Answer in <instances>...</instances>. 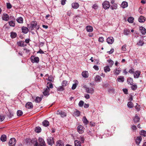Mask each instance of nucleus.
<instances>
[{"mask_svg": "<svg viewBox=\"0 0 146 146\" xmlns=\"http://www.w3.org/2000/svg\"><path fill=\"white\" fill-rule=\"evenodd\" d=\"M73 8L75 9H77L79 7V4L77 3H73L72 4Z\"/></svg>", "mask_w": 146, "mask_h": 146, "instance_id": "23", "label": "nucleus"}, {"mask_svg": "<svg viewBox=\"0 0 146 146\" xmlns=\"http://www.w3.org/2000/svg\"><path fill=\"white\" fill-rule=\"evenodd\" d=\"M66 0H61V3L62 5H64L66 3Z\"/></svg>", "mask_w": 146, "mask_h": 146, "instance_id": "64", "label": "nucleus"}, {"mask_svg": "<svg viewBox=\"0 0 146 146\" xmlns=\"http://www.w3.org/2000/svg\"><path fill=\"white\" fill-rule=\"evenodd\" d=\"M140 120V118L136 114L135 117L133 119V121L135 123H137L139 122Z\"/></svg>", "mask_w": 146, "mask_h": 146, "instance_id": "27", "label": "nucleus"}, {"mask_svg": "<svg viewBox=\"0 0 146 146\" xmlns=\"http://www.w3.org/2000/svg\"><path fill=\"white\" fill-rule=\"evenodd\" d=\"M102 5L103 8L105 9H108L110 6L109 2L107 1H104L102 3Z\"/></svg>", "mask_w": 146, "mask_h": 146, "instance_id": "2", "label": "nucleus"}, {"mask_svg": "<svg viewBox=\"0 0 146 146\" xmlns=\"http://www.w3.org/2000/svg\"><path fill=\"white\" fill-rule=\"evenodd\" d=\"M18 45L19 46H24V42L23 41H20L18 42L17 43Z\"/></svg>", "mask_w": 146, "mask_h": 146, "instance_id": "47", "label": "nucleus"}, {"mask_svg": "<svg viewBox=\"0 0 146 146\" xmlns=\"http://www.w3.org/2000/svg\"><path fill=\"white\" fill-rule=\"evenodd\" d=\"M50 89L48 86H47L45 89H44V91L43 92V94L44 96H46L49 94Z\"/></svg>", "mask_w": 146, "mask_h": 146, "instance_id": "9", "label": "nucleus"}, {"mask_svg": "<svg viewBox=\"0 0 146 146\" xmlns=\"http://www.w3.org/2000/svg\"><path fill=\"white\" fill-rule=\"evenodd\" d=\"M117 4L116 3H114L111 5L110 8L112 10L115 9L117 8Z\"/></svg>", "mask_w": 146, "mask_h": 146, "instance_id": "36", "label": "nucleus"}, {"mask_svg": "<svg viewBox=\"0 0 146 146\" xmlns=\"http://www.w3.org/2000/svg\"><path fill=\"white\" fill-rule=\"evenodd\" d=\"M80 112L77 109H76L73 113V115L75 117L79 116L80 115Z\"/></svg>", "mask_w": 146, "mask_h": 146, "instance_id": "17", "label": "nucleus"}, {"mask_svg": "<svg viewBox=\"0 0 146 146\" xmlns=\"http://www.w3.org/2000/svg\"><path fill=\"white\" fill-rule=\"evenodd\" d=\"M95 80L96 81L100 82L101 80V78L100 76L96 75L95 77Z\"/></svg>", "mask_w": 146, "mask_h": 146, "instance_id": "39", "label": "nucleus"}, {"mask_svg": "<svg viewBox=\"0 0 146 146\" xmlns=\"http://www.w3.org/2000/svg\"><path fill=\"white\" fill-rule=\"evenodd\" d=\"M47 142L49 145H51L54 144V142L53 137H48L47 139Z\"/></svg>", "mask_w": 146, "mask_h": 146, "instance_id": "11", "label": "nucleus"}, {"mask_svg": "<svg viewBox=\"0 0 146 146\" xmlns=\"http://www.w3.org/2000/svg\"><path fill=\"white\" fill-rule=\"evenodd\" d=\"M134 18L132 17H129L127 19V21L130 23H133Z\"/></svg>", "mask_w": 146, "mask_h": 146, "instance_id": "44", "label": "nucleus"}, {"mask_svg": "<svg viewBox=\"0 0 146 146\" xmlns=\"http://www.w3.org/2000/svg\"><path fill=\"white\" fill-rule=\"evenodd\" d=\"M132 86H131V88L132 90H136L137 88V85L135 84L132 85Z\"/></svg>", "mask_w": 146, "mask_h": 146, "instance_id": "49", "label": "nucleus"}, {"mask_svg": "<svg viewBox=\"0 0 146 146\" xmlns=\"http://www.w3.org/2000/svg\"><path fill=\"white\" fill-rule=\"evenodd\" d=\"M82 76L85 78L88 77V72L87 71H84L82 73Z\"/></svg>", "mask_w": 146, "mask_h": 146, "instance_id": "29", "label": "nucleus"}, {"mask_svg": "<svg viewBox=\"0 0 146 146\" xmlns=\"http://www.w3.org/2000/svg\"><path fill=\"white\" fill-rule=\"evenodd\" d=\"M86 29L87 32H91L93 30V28L92 26H88L86 27Z\"/></svg>", "mask_w": 146, "mask_h": 146, "instance_id": "25", "label": "nucleus"}, {"mask_svg": "<svg viewBox=\"0 0 146 146\" xmlns=\"http://www.w3.org/2000/svg\"><path fill=\"white\" fill-rule=\"evenodd\" d=\"M74 144L75 146H81L80 142L78 140L75 141Z\"/></svg>", "mask_w": 146, "mask_h": 146, "instance_id": "42", "label": "nucleus"}, {"mask_svg": "<svg viewBox=\"0 0 146 146\" xmlns=\"http://www.w3.org/2000/svg\"><path fill=\"white\" fill-rule=\"evenodd\" d=\"M5 119V117L3 115H0V121H2Z\"/></svg>", "mask_w": 146, "mask_h": 146, "instance_id": "53", "label": "nucleus"}, {"mask_svg": "<svg viewBox=\"0 0 146 146\" xmlns=\"http://www.w3.org/2000/svg\"><path fill=\"white\" fill-rule=\"evenodd\" d=\"M121 71V68H118L115 69L113 70V72L115 75L117 76L119 74Z\"/></svg>", "mask_w": 146, "mask_h": 146, "instance_id": "14", "label": "nucleus"}, {"mask_svg": "<svg viewBox=\"0 0 146 146\" xmlns=\"http://www.w3.org/2000/svg\"><path fill=\"white\" fill-rule=\"evenodd\" d=\"M9 23L11 26L14 27L15 26V23L13 21H11L9 22Z\"/></svg>", "mask_w": 146, "mask_h": 146, "instance_id": "50", "label": "nucleus"}, {"mask_svg": "<svg viewBox=\"0 0 146 146\" xmlns=\"http://www.w3.org/2000/svg\"><path fill=\"white\" fill-rule=\"evenodd\" d=\"M56 146H64V143L61 140H58L56 142Z\"/></svg>", "mask_w": 146, "mask_h": 146, "instance_id": "28", "label": "nucleus"}, {"mask_svg": "<svg viewBox=\"0 0 146 146\" xmlns=\"http://www.w3.org/2000/svg\"><path fill=\"white\" fill-rule=\"evenodd\" d=\"M108 92L110 93H113L115 92V90L113 88H110L109 89Z\"/></svg>", "mask_w": 146, "mask_h": 146, "instance_id": "59", "label": "nucleus"}, {"mask_svg": "<svg viewBox=\"0 0 146 146\" xmlns=\"http://www.w3.org/2000/svg\"><path fill=\"white\" fill-rule=\"evenodd\" d=\"M127 106L128 107H129V108H133V107L134 106L133 103L131 101L128 102L127 104Z\"/></svg>", "mask_w": 146, "mask_h": 146, "instance_id": "35", "label": "nucleus"}, {"mask_svg": "<svg viewBox=\"0 0 146 146\" xmlns=\"http://www.w3.org/2000/svg\"><path fill=\"white\" fill-rule=\"evenodd\" d=\"M124 78L123 76H119L116 80L117 82H123L124 81Z\"/></svg>", "mask_w": 146, "mask_h": 146, "instance_id": "16", "label": "nucleus"}, {"mask_svg": "<svg viewBox=\"0 0 146 146\" xmlns=\"http://www.w3.org/2000/svg\"><path fill=\"white\" fill-rule=\"evenodd\" d=\"M141 72L139 71H137L134 74V77L135 78H138L140 75Z\"/></svg>", "mask_w": 146, "mask_h": 146, "instance_id": "22", "label": "nucleus"}, {"mask_svg": "<svg viewBox=\"0 0 146 146\" xmlns=\"http://www.w3.org/2000/svg\"><path fill=\"white\" fill-rule=\"evenodd\" d=\"M99 42H102L104 41V38L103 37H100L98 39Z\"/></svg>", "mask_w": 146, "mask_h": 146, "instance_id": "56", "label": "nucleus"}, {"mask_svg": "<svg viewBox=\"0 0 146 146\" xmlns=\"http://www.w3.org/2000/svg\"><path fill=\"white\" fill-rule=\"evenodd\" d=\"M84 127L81 125L78 126L77 127V130L80 133H82L84 132Z\"/></svg>", "mask_w": 146, "mask_h": 146, "instance_id": "12", "label": "nucleus"}, {"mask_svg": "<svg viewBox=\"0 0 146 146\" xmlns=\"http://www.w3.org/2000/svg\"><path fill=\"white\" fill-rule=\"evenodd\" d=\"M23 114V112L21 110H18L17 112V114L18 116H20L21 115Z\"/></svg>", "mask_w": 146, "mask_h": 146, "instance_id": "51", "label": "nucleus"}, {"mask_svg": "<svg viewBox=\"0 0 146 146\" xmlns=\"http://www.w3.org/2000/svg\"><path fill=\"white\" fill-rule=\"evenodd\" d=\"M114 51V50L113 48H111L110 50L109 51H108L107 52L109 54H112Z\"/></svg>", "mask_w": 146, "mask_h": 146, "instance_id": "60", "label": "nucleus"}, {"mask_svg": "<svg viewBox=\"0 0 146 146\" xmlns=\"http://www.w3.org/2000/svg\"><path fill=\"white\" fill-rule=\"evenodd\" d=\"M38 142L39 144L38 145L40 146H45L46 144L44 141V140L42 138L39 137L38 138Z\"/></svg>", "mask_w": 146, "mask_h": 146, "instance_id": "5", "label": "nucleus"}, {"mask_svg": "<svg viewBox=\"0 0 146 146\" xmlns=\"http://www.w3.org/2000/svg\"><path fill=\"white\" fill-rule=\"evenodd\" d=\"M93 68L96 70H99L98 67L96 65H94L93 67Z\"/></svg>", "mask_w": 146, "mask_h": 146, "instance_id": "62", "label": "nucleus"}, {"mask_svg": "<svg viewBox=\"0 0 146 146\" xmlns=\"http://www.w3.org/2000/svg\"><path fill=\"white\" fill-rule=\"evenodd\" d=\"M80 140L81 141V142L82 143H83L84 142V137L83 136H80Z\"/></svg>", "mask_w": 146, "mask_h": 146, "instance_id": "61", "label": "nucleus"}, {"mask_svg": "<svg viewBox=\"0 0 146 146\" xmlns=\"http://www.w3.org/2000/svg\"><path fill=\"white\" fill-rule=\"evenodd\" d=\"M142 138L140 136L137 137L135 140V142L137 145H139L141 141Z\"/></svg>", "mask_w": 146, "mask_h": 146, "instance_id": "18", "label": "nucleus"}, {"mask_svg": "<svg viewBox=\"0 0 146 146\" xmlns=\"http://www.w3.org/2000/svg\"><path fill=\"white\" fill-rule=\"evenodd\" d=\"M31 60L33 63H38L39 61V59L38 57L32 56L31 57Z\"/></svg>", "mask_w": 146, "mask_h": 146, "instance_id": "1", "label": "nucleus"}, {"mask_svg": "<svg viewBox=\"0 0 146 146\" xmlns=\"http://www.w3.org/2000/svg\"><path fill=\"white\" fill-rule=\"evenodd\" d=\"M126 46L125 44L121 48L122 50L123 51H126Z\"/></svg>", "mask_w": 146, "mask_h": 146, "instance_id": "57", "label": "nucleus"}, {"mask_svg": "<svg viewBox=\"0 0 146 146\" xmlns=\"http://www.w3.org/2000/svg\"><path fill=\"white\" fill-rule=\"evenodd\" d=\"M82 121L83 123L85 125H87L89 123L88 121L87 120V119L85 116H84L83 117Z\"/></svg>", "mask_w": 146, "mask_h": 146, "instance_id": "34", "label": "nucleus"}, {"mask_svg": "<svg viewBox=\"0 0 146 146\" xmlns=\"http://www.w3.org/2000/svg\"><path fill=\"white\" fill-rule=\"evenodd\" d=\"M110 67L109 66H107L104 68V70L105 72H107L110 71Z\"/></svg>", "mask_w": 146, "mask_h": 146, "instance_id": "37", "label": "nucleus"}, {"mask_svg": "<svg viewBox=\"0 0 146 146\" xmlns=\"http://www.w3.org/2000/svg\"><path fill=\"white\" fill-rule=\"evenodd\" d=\"M141 134L144 137L146 136V131L143 130L141 131Z\"/></svg>", "mask_w": 146, "mask_h": 146, "instance_id": "52", "label": "nucleus"}, {"mask_svg": "<svg viewBox=\"0 0 146 146\" xmlns=\"http://www.w3.org/2000/svg\"><path fill=\"white\" fill-rule=\"evenodd\" d=\"M107 61L109 63V66L110 67H112V65L114 64V62H113V61L112 60H111V59H110L109 60H107Z\"/></svg>", "mask_w": 146, "mask_h": 146, "instance_id": "38", "label": "nucleus"}, {"mask_svg": "<svg viewBox=\"0 0 146 146\" xmlns=\"http://www.w3.org/2000/svg\"><path fill=\"white\" fill-rule=\"evenodd\" d=\"M16 21L19 23H23V19L21 17H19L17 18Z\"/></svg>", "mask_w": 146, "mask_h": 146, "instance_id": "30", "label": "nucleus"}, {"mask_svg": "<svg viewBox=\"0 0 146 146\" xmlns=\"http://www.w3.org/2000/svg\"><path fill=\"white\" fill-rule=\"evenodd\" d=\"M16 140L15 138H11L9 141V146H15Z\"/></svg>", "mask_w": 146, "mask_h": 146, "instance_id": "3", "label": "nucleus"}, {"mask_svg": "<svg viewBox=\"0 0 146 146\" xmlns=\"http://www.w3.org/2000/svg\"><path fill=\"white\" fill-rule=\"evenodd\" d=\"M135 108L137 111H139L140 110V107L139 105L136 106H135Z\"/></svg>", "mask_w": 146, "mask_h": 146, "instance_id": "58", "label": "nucleus"}, {"mask_svg": "<svg viewBox=\"0 0 146 146\" xmlns=\"http://www.w3.org/2000/svg\"><path fill=\"white\" fill-rule=\"evenodd\" d=\"M9 16L6 13L3 14V17H2V19L3 20L7 21L9 20Z\"/></svg>", "mask_w": 146, "mask_h": 146, "instance_id": "15", "label": "nucleus"}, {"mask_svg": "<svg viewBox=\"0 0 146 146\" xmlns=\"http://www.w3.org/2000/svg\"><path fill=\"white\" fill-rule=\"evenodd\" d=\"M139 30L143 35H145L146 33V29L143 27H141L139 28Z\"/></svg>", "mask_w": 146, "mask_h": 146, "instance_id": "20", "label": "nucleus"}, {"mask_svg": "<svg viewBox=\"0 0 146 146\" xmlns=\"http://www.w3.org/2000/svg\"><path fill=\"white\" fill-rule=\"evenodd\" d=\"M114 41V39L112 37H109L107 39V43L110 44H112Z\"/></svg>", "mask_w": 146, "mask_h": 146, "instance_id": "8", "label": "nucleus"}, {"mask_svg": "<svg viewBox=\"0 0 146 146\" xmlns=\"http://www.w3.org/2000/svg\"><path fill=\"white\" fill-rule=\"evenodd\" d=\"M42 124L44 126L47 127L49 125V123L48 121L45 120L43 121Z\"/></svg>", "mask_w": 146, "mask_h": 146, "instance_id": "33", "label": "nucleus"}, {"mask_svg": "<svg viewBox=\"0 0 146 146\" xmlns=\"http://www.w3.org/2000/svg\"><path fill=\"white\" fill-rule=\"evenodd\" d=\"M84 104V102L82 101H80L78 104V105L80 107H82Z\"/></svg>", "mask_w": 146, "mask_h": 146, "instance_id": "54", "label": "nucleus"}, {"mask_svg": "<svg viewBox=\"0 0 146 146\" xmlns=\"http://www.w3.org/2000/svg\"><path fill=\"white\" fill-rule=\"evenodd\" d=\"M56 114L58 115H60L62 117H65L66 116V113L64 111L59 110L57 111Z\"/></svg>", "mask_w": 146, "mask_h": 146, "instance_id": "10", "label": "nucleus"}, {"mask_svg": "<svg viewBox=\"0 0 146 146\" xmlns=\"http://www.w3.org/2000/svg\"><path fill=\"white\" fill-rule=\"evenodd\" d=\"M41 100L42 98H41L39 97H37L36 98L35 101L36 102L39 103L41 101Z\"/></svg>", "mask_w": 146, "mask_h": 146, "instance_id": "46", "label": "nucleus"}, {"mask_svg": "<svg viewBox=\"0 0 146 146\" xmlns=\"http://www.w3.org/2000/svg\"><path fill=\"white\" fill-rule=\"evenodd\" d=\"M84 97L86 99H88L90 98V96L88 94H85L84 95Z\"/></svg>", "mask_w": 146, "mask_h": 146, "instance_id": "63", "label": "nucleus"}, {"mask_svg": "<svg viewBox=\"0 0 146 146\" xmlns=\"http://www.w3.org/2000/svg\"><path fill=\"white\" fill-rule=\"evenodd\" d=\"M68 84V82L66 80L63 81L62 83V85L64 87L66 86Z\"/></svg>", "mask_w": 146, "mask_h": 146, "instance_id": "45", "label": "nucleus"}, {"mask_svg": "<svg viewBox=\"0 0 146 146\" xmlns=\"http://www.w3.org/2000/svg\"><path fill=\"white\" fill-rule=\"evenodd\" d=\"M41 131V128L39 127H36L35 129V131L37 133H40V132Z\"/></svg>", "mask_w": 146, "mask_h": 146, "instance_id": "41", "label": "nucleus"}, {"mask_svg": "<svg viewBox=\"0 0 146 146\" xmlns=\"http://www.w3.org/2000/svg\"><path fill=\"white\" fill-rule=\"evenodd\" d=\"M17 36V33H16L11 32V37L12 38H15Z\"/></svg>", "mask_w": 146, "mask_h": 146, "instance_id": "40", "label": "nucleus"}, {"mask_svg": "<svg viewBox=\"0 0 146 146\" xmlns=\"http://www.w3.org/2000/svg\"><path fill=\"white\" fill-rule=\"evenodd\" d=\"M22 32L26 34L27 33L28 31V28L25 27H23L22 29Z\"/></svg>", "mask_w": 146, "mask_h": 146, "instance_id": "32", "label": "nucleus"}, {"mask_svg": "<svg viewBox=\"0 0 146 146\" xmlns=\"http://www.w3.org/2000/svg\"><path fill=\"white\" fill-rule=\"evenodd\" d=\"M127 82L128 84L132 85L133 83V79L130 77H129L127 78Z\"/></svg>", "mask_w": 146, "mask_h": 146, "instance_id": "26", "label": "nucleus"}, {"mask_svg": "<svg viewBox=\"0 0 146 146\" xmlns=\"http://www.w3.org/2000/svg\"><path fill=\"white\" fill-rule=\"evenodd\" d=\"M7 137L5 135H2L1 137V140L3 142H5L6 141Z\"/></svg>", "mask_w": 146, "mask_h": 146, "instance_id": "31", "label": "nucleus"}, {"mask_svg": "<svg viewBox=\"0 0 146 146\" xmlns=\"http://www.w3.org/2000/svg\"><path fill=\"white\" fill-rule=\"evenodd\" d=\"M7 8L8 9H10L12 8V6L11 4L9 3H7Z\"/></svg>", "mask_w": 146, "mask_h": 146, "instance_id": "55", "label": "nucleus"}, {"mask_svg": "<svg viewBox=\"0 0 146 146\" xmlns=\"http://www.w3.org/2000/svg\"><path fill=\"white\" fill-rule=\"evenodd\" d=\"M121 6L123 9L126 8L128 6V3L126 1H123L121 4Z\"/></svg>", "mask_w": 146, "mask_h": 146, "instance_id": "21", "label": "nucleus"}, {"mask_svg": "<svg viewBox=\"0 0 146 146\" xmlns=\"http://www.w3.org/2000/svg\"><path fill=\"white\" fill-rule=\"evenodd\" d=\"M26 107L27 108L31 109L33 108V105L31 102H28L26 104Z\"/></svg>", "mask_w": 146, "mask_h": 146, "instance_id": "19", "label": "nucleus"}, {"mask_svg": "<svg viewBox=\"0 0 146 146\" xmlns=\"http://www.w3.org/2000/svg\"><path fill=\"white\" fill-rule=\"evenodd\" d=\"M74 83L73 84L72 87V89L73 90H74L76 88L77 85L78 84V82L77 80H73Z\"/></svg>", "mask_w": 146, "mask_h": 146, "instance_id": "13", "label": "nucleus"}, {"mask_svg": "<svg viewBox=\"0 0 146 146\" xmlns=\"http://www.w3.org/2000/svg\"><path fill=\"white\" fill-rule=\"evenodd\" d=\"M143 40V38L142 37H140L139 40L137 42V45L139 46H143L144 43Z\"/></svg>", "mask_w": 146, "mask_h": 146, "instance_id": "7", "label": "nucleus"}, {"mask_svg": "<svg viewBox=\"0 0 146 146\" xmlns=\"http://www.w3.org/2000/svg\"><path fill=\"white\" fill-rule=\"evenodd\" d=\"M84 87L87 93L92 94L94 92V89L93 88H91L87 87L86 86H85Z\"/></svg>", "mask_w": 146, "mask_h": 146, "instance_id": "4", "label": "nucleus"}, {"mask_svg": "<svg viewBox=\"0 0 146 146\" xmlns=\"http://www.w3.org/2000/svg\"><path fill=\"white\" fill-rule=\"evenodd\" d=\"M130 33V31H129L128 29H125L124 30V35H128Z\"/></svg>", "mask_w": 146, "mask_h": 146, "instance_id": "43", "label": "nucleus"}, {"mask_svg": "<svg viewBox=\"0 0 146 146\" xmlns=\"http://www.w3.org/2000/svg\"><path fill=\"white\" fill-rule=\"evenodd\" d=\"M145 18L143 16H140L138 19V21L140 23H143L145 21Z\"/></svg>", "mask_w": 146, "mask_h": 146, "instance_id": "24", "label": "nucleus"}, {"mask_svg": "<svg viewBox=\"0 0 146 146\" xmlns=\"http://www.w3.org/2000/svg\"><path fill=\"white\" fill-rule=\"evenodd\" d=\"M64 87L62 85L61 86L57 88V90L60 91H63L64 90Z\"/></svg>", "mask_w": 146, "mask_h": 146, "instance_id": "48", "label": "nucleus"}, {"mask_svg": "<svg viewBox=\"0 0 146 146\" xmlns=\"http://www.w3.org/2000/svg\"><path fill=\"white\" fill-rule=\"evenodd\" d=\"M37 25V22L36 21H33L31 22L30 25V28L31 30H33L35 28Z\"/></svg>", "mask_w": 146, "mask_h": 146, "instance_id": "6", "label": "nucleus"}]
</instances>
